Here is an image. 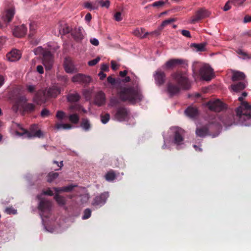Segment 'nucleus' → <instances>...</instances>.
Wrapping results in <instances>:
<instances>
[{
  "instance_id": "obj_1",
  "label": "nucleus",
  "mask_w": 251,
  "mask_h": 251,
  "mask_svg": "<svg viewBox=\"0 0 251 251\" xmlns=\"http://www.w3.org/2000/svg\"><path fill=\"white\" fill-rule=\"evenodd\" d=\"M172 80L176 83L169 81L166 85V91L170 97H172L178 94L181 89L188 90L191 87V84L188 77L182 73L176 72L171 75Z\"/></svg>"
},
{
  "instance_id": "obj_2",
  "label": "nucleus",
  "mask_w": 251,
  "mask_h": 251,
  "mask_svg": "<svg viewBox=\"0 0 251 251\" xmlns=\"http://www.w3.org/2000/svg\"><path fill=\"white\" fill-rule=\"evenodd\" d=\"M118 95L122 101L131 104L140 101L143 99L141 89L137 85L122 87L118 91Z\"/></svg>"
},
{
  "instance_id": "obj_3",
  "label": "nucleus",
  "mask_w": 251,
  "mask_h": 251,
  "mask_svg": "<svg viewBox=\"0 0 251 251\" xmlns=\"http://www.w3.org/2000/svg\"><path fill=\"white\" fill-rule=\"evenodd\" d=\"M243 99L242 96L239 97L238 100L241 101V104L236 108L235 113L240 123L246 126H251V105L248 102L243 101Z\"/></svg>"
},
{
  "instance_id": "obj_4",
  "label": "nucleus",
  "mask_w": 251,
  "mask_h": 251,
  "mask_svg": "<svg viewBox=\"0 0 251 251\" xmlns=\"http://www.w3.org/2000/svg\"><path fill=\"white\" fill-rule=\"evenodd\" d=\"M129 111L124 106H120L116 108L113 112L114 120L118 122H124L128 120Z\"/></svg>"
},
{
  "instance_id": "obj_5",
  "label": "nucleus",
  "mask_w": 251,
  "mask_h": 251,
  "mask_svg": "<svg viewBox=\"0 0 251 251\" xmlns=\"http://www.w3.org/2000/svg\"><path fill=\"white\" fill-rule=\"evenodd\" d=\"M37 198L40 200L38 208L41 212V216L45 218L48 217L51 208V201L45 199H41L40 196H38Z\"/></svg>"
},
{
  "instance_id": "obj_6",
  "label": "nucleus",
  "mask_w": 251,
  "mask_h": 251,
  "mask_svg": "<svg viewBox=\"0 0 251 251\" xmlns=\"http://www.w3.org/2000/svg\"><path fill=\"white\" fill-rule=\"evenodd\" d=\"M20 128L23 131V132H16V134L20 136H22L24 134H27V136L29 138H31L32 137L41 138L44 136L43 133L40 129H39L38 126L37 125H33L31 126L30 127V132L23 128L22 127H20Z\"/></svg>"
},
{
  "instance_id": "obj_7",
  "label": "nucleus",
  "mask_w": 251,
  "mask_h": 251,
  "mask_svg": "<svg viewBox=\"0 0 251 251\" xmlns=\"http://www.w3.org/2000/svg\"><path fill=\"white\" fill-rule=\"evenodd\" d=\"M199 74L202 79L209 81L214 76L213 70L208 65L202 66L199 71Z\"/></svg>"
},
{
  "instance_id": "obj_8",
  "label": "nucleus",
  "mask_w": 251,
  "mask_h": 251,
  "mask_svg": "<svg viewBox=\"0 0 251 251\" xmlns=\"http://www.w3.org/2000/svg\"><path fill=\"white\" fill-rule=\"evenodd\" d=\"M208 109L212 111L220 112L226 108V105L220 100H209L206 103Z\"/></svg>"
},
{
  "instance_id": "obj_9",
  "label": "nucleus",
  "mask_w": 251,
  "mask_h": 251,
  "mask_svg": "<svg viewBox=\"0 0 251 251\" xmlns=\"http://www.w3.org/2000/svg\"><path fill=\"white\" fill-rule=\"evenodd\" d=\"M220 120L226 126H231L233 124H240L245 126L244 124L240 123L239 119L237 118L236 114L230 115L222 117L220 118Z\"/></svg>"
},
{
  "instance_id": "obj_10",
  "label": "nucleus",
  "mask_w": 251,
  "mask_h": 251,
  "mask_svg": "<svg viewBox=\"0 0 251 251\" xmlns=\"http://www.w3.org/2000/svg\"><path fill=\"white\" fill-rule=\"evenodd\" d=\"M43 64L47 70H50L53 63V56L50 51H46L43 55Z\"/></svg>"
},
{
  "instance_id": "obj_11",
  "label": "nucleus",
  "mask_w": 251,
  "mask_h": 251,
  "mask_svg": "<svg viewBox=\"0 0 251 251\" xmlns=\"http://www.w3.org/2000/svg\"><path fill=\"white\" fill-rule=\"evenodd\" d=\"M155 83L156 85L160 86L163 85L166 81V74L160 69H157L153 75Z\"/></svg>"
},
{
  "instance_id": "obj_12",
  "label": "nucleus",
  "mask_w": 251,
  "mask_h": 251,
  "mask_svg": "<svg viewBox=\"0 0 251 251\" xmlns=\"http://www.w3.org/2000/svg\"><path fill=\"white\" fill-rule=\"evenodd\" d=\"M63 67L67 73L73 74L76 73L78 71L70 57L65 58Z\"/></svg>"
},
{
  "instance_id": "obj_13",
  "label": "nucleus",
  "mask_w": 251,
  "mask_h": 251,
  "mask_svg": "<svg viewBox=\"0 0 251 251\" xmlns=\"http://www.w3.org/2000/svg\"><path fill=\"white\" fill-rule=\"evenodd\" d=\"M209 15L208 12L203 8H201L198 10L195 13V15L191 18L190 23L194 24L199 21L205 18Z\"/></svg>"
},
{
  "instance_id": "obj_14",
  "label": "nucleus",
  "mask_w": 251,
  "mask_h": 251,
  "mask_svg": "<svg viewBox=\"0 0 251 251\" xmlns=\"http://www.w3.org/2000/svg\"><path fill=\"white\" fill-rule=\"evenodd\" d=\"M72 81L73 82L87 85L91 81V78L82 74H77L72 77Z\"/></svg>"
},
{
  "instance_id": "obj_15",
  "label": "nucleus",
  "mask_w": 251,
  "mask_h": 251,
  "mask_svg": "<svg viewBox=\"0 0 251 251\" xmlns=\"http://www.w3.org/2000/svg\"><path fill=\"white\" fill-rule=\"evenodd\" d=\"M109 197L108 192H104L100 194L99 196H96L93 200L92 204L94 206H101L106 201L107 199Z\"/></svg>"
},
{
  "instance_id": "obj_16",
  "label": "nucleus",
  "mask_w": 251,
  "mask_h": 251,
  "mask_svg": "<svg viewBox=\"0 0 251 251\" xmlns=\"http://www.w3.org/2000/svg\"><path fill=\"white\" fill-rule=\"evenodd\" d=\"M134 34L141 38H145L148 35H156L157 36L159 34V32L157 30H155L153 32H145V29L143 28H137L133 32Z\"/></svg>"
},
{
  "instance_id": "obj_17",
  "label": "nucleus",
  "mask_w": 251,
  "mask_h": 251,
  "mask_svg": "<svg viewBox=\"0 0 251 251\" xmlns=\"http://www.w3.org/2000/svg\"><path fill=\"white\" fill-rule=\"evenodd\" d=\"M47 96L45 93L42 91H37L33 98V100L37 104H41L45 103L47 100Z\"/></svg>"
},
{
  "instance_id": "obj_18",
  "label": "nucleus",
  "mask_w": 251,
  "mask_h": 251,
  "mask_svg": "<svg viewBox=\"0 0 251 251\" xmlns=\"http://www.w3.org/2000/svg\"><path fill=\"white\" fill-rule=\"evenodd\" d=\"M27 27L23 24L20 26H16L13 29V34L14 36L18 38L24 37L26 33Z\"/></svg>"
},
{
  "instance_id": "obj_19",
  "label": "nucleus",
  "mask_w": 251,
  "mask_h": 251,
  "mask_svg": "<svg viewBox=\"0 0 251 251\" xmlns=\"http://www.w3.org/2000/svg\"><path fill=\"white\" fill-rule=\"evenodd\" d=\"M15 13V9L14 8H10L7 9L3 13L1 19L5 23H10L12 21Z\"/></svg>"
},
{
  "instance_id": "obj_20",
  "label": "nucleus",
  "mask_w": 251,
  "mask_h": 251,
  "mask_svg": "<svg viewBox=\"0 0 251 251\" xmlns=\"http://www.w3.org/2000/svg\"><path fill=\"white\" fill-rule=\"evenodd\" d=\"M83 29L81 27L75 28L71 32V35L76 42H81L84 38Z\"/></svg>"
},
{
  "instance_id": "obj_21",
  "label": "nucleus",
  "mask_w": 251,
  "mask_h": 251,
  "mask_svg": "<svg viewBox=\"0 0 251 251\" xmlns=\"http://www.w3.org/2000/svg\"><path fill=\"white\" fill-rule=\"evenodd\" d=\"M185 115L192 119H195L199 115V111L197 107L189 106L184 111Z\"/></svg>"
},
{
  "instance_id": "obj_22",
  "label": "nucleus",
  "mask_w": 251,
  "mask_h": 251,
  "mask_svg": "<svg viewBox=\"0 0 251 251\" xmlns=\"http://www.w3.org/2000/svg\"><path fill=\"white\" fill-rule=\"evenodd\" d=\"M6 57L9 61L14 62L20 59L21 54L19 50L15 49L8 52L6 55Z\"/></svg>"
},
{
  "instance_id": "obj_23",
  "label": "nucleus",
  "mask_w": 251,
  "mask_h": 251,
  "mask_svg": "<svg viewBox=\"0 0 251 251\" xmlns=\"http://www.w3.org/2000/svg\"><path fill=\"white\" fill-rule=\"evenodd\" d=\"M184 60L181 59H172L167 61L165 64V67L167 69L173 68L179 65L182 64Z\"/></svg>"
},
{
  "instance_id": "obj_24",
  "label": "nucleus",
  "mask_w": 251,
  "mask_h": 251,
  "mask_svg": "<svg viewBox=\"0 0 251 251\" xmlns=\"http://www.w3.org/2000/svg\"><path fill=\"white\" fill-rule=\"evenodd\" d=\"M182 132L181 129H177L175 132L174 143L177 146L183 144L184 138L182 136Z\"/></svg>"
},
{
  "instance_id": "obj_25",
  "label": "nucleus",
  "mask_w": 251,
  "mask_h": 251,
  "mask_svg": "<svg viewBox=\"0 0 251 251\" xmlns=\"http://www.w3.org/2000/svg\"><path fill=\"white\" fill-rule=\"evenodd\" d=\"M95 102L97 105L100 106L103 105L105 102V95L102 92L100 91L95 96Z\"/></svg>"
},
{
  "instance_id": "obj_26",
  "label": "nucleus",
  "mask_w": 251,
  "mask_h": 251,
  "mask_svg": "<svg viewBox=\"0 0 251 251\" xmlns=\"http://www.w3.org/2000/svg\"><path fill=\"white\" fill-rule=\"evenodd\" d=\"M60 93V89L56 86L50 88L47 93V96L49 98H55Z\"/></svg>"
},
{
  "instance_id": "obj_27",
  "label": "nucleus",
  "mask_w": 251,
  "mask_h": 251,
  "mask_svg": "<svg viewBox=\"0 0 251 251\" xmlns=\"http://www.w3.org/2000/svg\"><path fill=\"white\" fill-rule=\"evenodd\" d=\"M245 77L246 75L244 73L239 71H234L233 73L231 79L233 81H236L243 80Z\"/></svg>"
},
{
  "instance_id": "obj_28",
  "label": "nucleus",
  "mask_w": 251,
  "mask_h": 251,
  "mask_svg": "<svg viewBox=\"0 0 251 251\" xmlns=\"http://www.w3.org/2000/svg\"><path fill=\"white\" fill-rule=\"evenodd\" d=\"M80 99V95L76 92L70 93L67 96V100L70 102L78 101Z\"/></svg>"
},
{
  "instance_id": "obj_29",
  "label": "nucleus",
  "mask_w": 251,
  "mask_h": 251,
  "mask_svg": "<svg viewBox=\"0 0 251 251\" xmlns=\"http://www.w3.org/2000/svg\"><path fill=\"white\" fill-rule=\"evenodd\" d=\"M196 135L199 137H203L208 133V127L207 126H204L199 127L196 130Z\"/></svg>"
},
{
  "instance_id": "obj_30",
  "label": "nucleus",
  "mask_w": 251,
  "mask_h": 251,
  "mask_svg": "<svg viewBox=\"0 0 251 251\" xmlns=\"http://www.w3.org/2000/svg\"><path fill=\"white\" fill-rule=\"evenodd\" d=\"M77 186L76 185L74 184H71L68 186L60 187V188H57L55 187L54 188V191L56 193H59L61 192H69L73 190V189L76 187Z\"/></svg>"
},
{
  "instance_id": "obj_31",
  "label": "nucleus",
  "mask_w": 251,
  "mask_h": 251,
  "mask_svg": "<svg viewBox=\"0 0 251 251\" xmlns=\"http://www.w3.org/2000/svg\"><path fill=\"white\" fill-rule=\"evenodd\" d=\"M231 87L234 92H238L244 89L246 87V85L243 82H239L238 83L232 84L231 85Z\"/></svg>"
},
{
  "instance_id": "obj_32",
  "label": "nucleus",
  "mask_w": 251,
  "mask_h": 251,
  "mask_svg": "<svg viewBox=\"0 0 251 251\" xmlns=\"http://www.w3.org/2000/svg\"><path fill=\"white\" fill-rule=\"evenodd\" d=\"M84 7L90 10L98 9L99 7L98 5H97L96 1L95 2H85L84 3Z\"/></svg>"
},
{
  "instance_id": "obj_33",
  "label": "nucleus",
  "mask_w": 251,
  "mask_h": 251,
  "mask_svg": "<svg viewBox=\"0 0 251 251\" xmlns=\"http://www.w3.org/2000/svg\"><path fill=\"white\" fill-rule=\"evenodd\" d=\"M81 127L85 131L89 130L91 128V125L87 119L83 118L80 124Z\"/></svg>"
},
{
  "instance_id": "obj_34",
  "label": "nucleus",
  "mask_w": 251,
  "mask_h": 251,
  "mask_svg": "<svg viewBox=\"0 0 251 251\" xmlns=\"http://www.w3.org/2000/svg\"><path fill=\"white\" fill-rule=\"evenodd\" d=\"M205 46H206V43H202L201 44L193 43L191 45V46L192 47L195 48L198 51H204Z\"/></svg>"
},
{
  "instance_id": "obj_35",
  "label": "nucleus",
  "mask_w": 251,
  "mask_h": 251,
  "mask_svg": "<svg viewBox=\"0 0 251 251\" xmlns=\"http://www.w3.org/2000/svg\"><path fill=\"white\" fill-rule=\"evenodd\" d=\"M54 198L59 205L63 206L66 204V200L65 198L60 196L58 194H56L54 196Z\"/></svg>"
},
{
  "instance_id": "obj_36",
  "label": "nucleus",
  "mask_w": 251,
  "mask_h": 251,
  "mask_svg": "<svg viewBox=\"0 0 251 251\" xmlns=\"http://www.w3.org/2000/svg\"><path fill=\"white\" fill-rule=\"evenodd\" d=\"M54 127L56 129H57V130H59L61 129H69L72 127V126L70 124H62L56 123Z\"/></svg>"
},
{
  "instance_id": "obj_37",
  "label": "nucleus",
  "mask_w": 251,
  "mask_h": 251,
  "mask_svg": "<svg viewBox=\"0 0 251 251\" xmlns=\"http://www.w3.org/2000/svg\"><path fill=\"white\" fill-rule=\"evenodd\" d=\"M69 121L74 124H76L78 123L79 120V117L76 113L70 114L68 116Z\"/></svg>"
},
{
  "instance_id": "obj_38",
  "label": "nucleus",
  "mask_w": 251,
  "mask_h": 251,
  "mask_svg": "<svg viewBox=\"0 0 251 251\" xmlns=\"http://www.w3.org/2000/svg\"><path fill=\"white\" fill-rule=\"evenodd\" d=\"M24 110L27 112H32L35 110V106L31 103H28L25 104L23 106Z\"/></svg>"
},
{
  "instance_id": "obj_39",
  "label": "nucleus",
  "mask_w": 251,
  "mask_h": 251,
  "mask_svg": "<svg viewBox=\"0 0 251 251\" xmlns=\"http://www.w3.org/2000/svg\"><path fill=\"white\" fill-rule=\"evenodd\" d=\"M116 178L115 173L113 171L108 172L105 175V178L107 181H112Z\"/></svg>"
},
{
  "instance_id": "obj_40",
  "label": "nucleus",
  "mask_w": 251,
  "mask_h": 251,
  "mask_svg": "<svg viewBox=\"0 0 251 251\" xmlns=\"http://www.w3.org/2000/svg\"><path fill=\"white\" fill-rule=\"evenodd\" d=\"M14 101L21 105L26 102L27 100L25 96H18L15 98Z\"/></svg>"
},
{
  "instance_id": "obj_41",
  "label": "nucleus",
  "mask_w": 251,
  "mask_h": 251,
  "mask_svg": "<svg viewBox=\"0 0 251 251\" xmlns=\"http://www.w3.org/2000/svg\"><path fill=\"white\" fill-rule=\"evenodd\" d=\"M236 51V52L238 54H239V55H240L241 56V57L243 59H251V54H248L246 52L244 51L241 49H238Z\"/></svg>"
},
{
  "instance_id": "obj_42",
  "label": "nucleus",
  "mask_w": 251,
  "mask_h": 251,
  "mask_svg": "<svg viewBox=\"0 0 251 251\" xmlns=\"http://www.w3.org/2000/svg\"><path fill=\"white\" fill-rule=\"evenodd\" d=\"M58 175L59 174L57 173H54L53 172H50L48 175V182H52L53 180H54L58 176Z\"/></svg>"
},
{
  "instance_id": "obj_43",
  "label": "nucleus",
  "mask_w": 251,
  "mask_h": 251,
  "mask_svg": "<svg viewBox=\"0 0 251 251\" xmlns=\"http://www.w3.org/2000/svg\"><path fill=\"white\" fill-rule=\"evenodd\" d=\"M25 87L27 91L30 94H35V93L37 92L36 86L35 85H26Z\"/></svg>"
},
{
  "instance_id": "obj_44",
  "label": "nucleus",
  "mask_w": 251,
  "mask_h": 251,
  "mask_svg": "<svg viewBox=\"0 0 251 251\" xmlns=\"http://www.w3.org/2000/svg\"><path fill=\"white\" fill-rule=\"evenodd\" d=\"M97 3L100 4L101 7H105L108 8L110 5V1L109 0H105L103 1V0H100L96 1Z\"/></svg>"
},
{
  "instance_id": "obj_45",
  "label": "nucleus",
  "mask_w": 251,
  "mask_h": 251,
  "mask_svg": "<svg viewBox=\"0 0 251 251\" xmlns=\"http://www.w3.org/2000/svg\"><path fill=\"white\" fill-rule=\"evenodd\" d=\"M36 27L34 24L31 23L29 25V34L28 37L32 38L35 32Z\"/></svg>"
},
{
  "instance_id": "obj_46",
  "label": "nucleus",
  "mask_w": 251,
  "mask_h": 251,
  "mask_svg": "<svg viewBox=\"0 0 251 251\" xmlns=\"http://www.w3.org/2000/svg\"><path fill=\"white\" fill-rule=\"evenodd\" d=\"M119 104V101L117 98L113 97L109 100V105L112 107H116Z\"/></svg>"
},
{
  "instance_id": "obj_47",
  "label": "nucleus",
  "mask_w": 251,
  "mask_h": 251,
  "mask_svg": "<svg viewBox=\"0 0 251 251\" xmlns=\"http://www.w3.org/2000/svg\"><path fill=\"white\" fill-rule=\"evenodd\" d=\"M92 211L89 208H86L84 211V214L82 216V219L85 220L89 218L91 215Z\"/></svg>"
},
{
  "instance_id": "obj_48",
  "label": "nucleus",
  "mask_w": 251,
  "mask_h": 251,
  "mask_svg": "<svg viewBox=\"0 0 251 251\" xmlns=\"http://www.w3.org/2000/svg\"><path fill=\"white\" fill-rule=\"evenodd\" d=\"M100 119L101 122L105 124H106L110 119V115L108 113H106L104 115H101L100 116Z\"/></svg>"
},
{
  "instance_id": "obj_49",
  "label": "nucleus",
  "mask_w": 251,
  "mask_h": 251,
  "mask_svg": "<svg viewBox=\"0 0 251 251\" xmlns=\"http://www.w3.org/2000/svg\"><path fill=\"white\" fill-rule=\"evenodd\" d=\"M176 21L175 19L174 18H169L168 19L165 20L162 23L160 27L161 28H163L164 27H165L166 25H169V24L173 23Z\"/></svg>"
},
{
  "instance_id": "obj_50",
  "label": "nucleus",
  "mask_w": 251,
  "mask_h": 251,
  "mask_svg": "<svg viewBox=\"0 0 251 251\" xmlns=\"http://www.w3.org/2000/svg\"><path fill=\"white\" fill-rule=\"evenodd\" d=\"M47 51V50H44L41 47H38L34 50V52L35 54L38 55L41 54L42 55V56L43 55L44 53Z\"/></svg>"
},
{
  "instance_id": "obj_51",
  "label": "nucleus",
  "mask_w": 251,
  "mask_h": 251,
  "mask_svg": "<svg viewBox=\"0 0 251 251\" xmlns=\"http://www.w3.org/2000/svg\"><path fill=\"white\" fill-rule=\"evenodd\" d=\"M246 0H229V2L235 6L241 5Z\"/></svg>"
},
{
  "instance_id": "obj_52",
  "label": "nucleus",
  "mask_w": 251,
  "mask_h": 251,
  "mask_svg": "<svg viewBox=\"0 0 251 251\" xmlns=\"http://www.w3.org/2000/svg\"><path fill=\"white\" fill-rule=\"evenodd\" d=\"M50 114V111L47 108H44L41 111V116L42 118H46L49 116Z\"/></svg>"
},
{
  "instance_id": "obj_53",
  "label": "nucleus",
  "mask_w": 251,
  "mask_h": 251,
  "mask_svg": "<svg viewBox=\"0 0 251 251\" xmlns=\"http://www.w3.org/2000/svg\"><path fill=\"white\" fill-rule=\"evenodd\" d=\"M165 2L163 0H160L154 2L152 3L151 5L153 7H160L162 6L165 4Z\"/></svg>"
},
{
  "instance_id": "obj_54",
  "label": "nucleus",
  "mask_w": 251,
  "mask_h": 251,
  "mask_svg": "<svg viewBox=\"0 0 251 251\" xmlns=\"http://www.w3.org/2000/svg\"><path fill=\"white\" fill-rule=\"evenodd\" d=\"M5 212L8 214H15L17 213V210L13 207H7Z\"/></svg>"
},
{
  "instance_id": "obj_55",
  "label": "nucleus",
  "mask_w": 251,
  "mask_h": 251,
  "mask_svg": "<svg viewBox=\"0 0 251 251\" xmlns=\"http://www.w3.org/2000/svg\"><path fill=\"white\" fill-rule=\"evenodd\" d=\"M100 60V57H98L96 58L91 60L88 62V65L90 66H93L96 65Z\"/></svg>"
},
{
  "instance_id": "obj_56",
  "label": "nucleus",
  "mask_w": 251,
  "mask_h": 251,
  "mask_svg": "<svg viewBox=\"0 0 251 251\" xmlns=\"http://www.w3.org/2000/svg\"><path fill=\"white\" fill-rule=\"evenodd\" d=\"M73 30V29L70 27L69 26H66L63 27V28L62 29V32L64 35H65L70 32L71 33Z\"/></svg>"
},
{
  "instance_id": "obj_57",
  "label": "nucleus",
  "mask_w": 251,
  "mask_h": 251,
  "mask_svg": "<svg viewBox=\"0 0 251 251\" xmlns=\"http://www.w3.org/2000/svg\"><path fill=\"white\" fill-rule=\"evenodd\" d=\"M65 116V113L62 111H58L56 114V118L59 120H62Z\"/></svg>"
},
{
  "instance_id": "obj_58",
  "label": "nucleus",
  "mask_w": 251,
  "mask_h": 251,
  "mask_svg": "<svg viewBox=\"0 0 251 251\" xmlns=\"http://www.w3.org/2000/svg\"><path fill=\"white\" fill-rule=\"evenodd\" d=\"M114 19L116 21L120 22L122 20V13L121 12H117L114 14Z\"/></svg>"
},
{
  "instance_id": "obj_59",
  "label": "nucleus",
  "mask_w": 251,
  "mask_h": 251,
  "mask_svg": "<svg viewBox=\"0 0 251 251\" xmlns=\"http://www.w3.org/2000/svg\"><path fill=\"white\" fill-rule=\"evenodd\" d=\"M53 163L54 164H55L56 165L57 167H58V168H54V171H58V170H60L61 168L63 166L62 161H60V162H58V161H54L53 162Z\"/></svg>"
},
{
  "instance_id": "obj_60",
  "label": "nucleus",
  "mask_w": 251,
  "mask_h": 251,
  "mask_svg": "<svg viewBox=\"0 0 251 251\" xmlns=\"http://www.w3.org/2000/svg\"><path fill=\"white\" fill-rule=\"evenodd\" d=\"M107 82L111 84L112 85H114L116 84V80L111 76H109L107 78Z\"/></svg>"
},
{
  "instance_id": "obj_61",
  "label": "nucleus",
  "mask_w": 251,
  "mask_h": 251,
  "mask_svg": "<svg viewBox=\"0 0 251 251\" xmlns=\"http://www.w3.org/2000/svg\"><path fill=\"white\" fill-rule=\"evenodd\" d=\"M181 34L184 36H185V37H188V38H191V37L190 32V31L189 30H181Z\"/></svg>"
},
{
  "instance_id": "obj_62",
  "label": "nucleus",
  "mask_w": 251,
  "mask_h": 251,
  "mask_svg": "<svg viewBox=\"0 0 251 251\" xmlns=\"http://www.w3.org/2000/svg\"><path fill=\"white\" fill-rule=\"evenodd\" d=\"M90 43L95 46H98L99 45V42L96 38H92L90 40Z\"/></svg>"
},
{
  "instance_id": "obj_63",
  "label": "nucleus",
  "mask_w": 251,
  "mask_h": 251,
  "mask_svg": "<svg viewBox=\"0 0 251 251\" xmlns=\"http://www.w3.org/2000/svg\"><path fill=\"white\" fill-rule=\"evenodd\" d=\"M20 105V104H19V103H17L14 101V104H13L12 107L13 110L15 112H17L19 110Z\"/></svg>"
},
{
  "instance_id": "obj_64",
  "label": "nucleus",
  "mask_w": 251,
  "mask_h": 251,
  "mask_svg": "<svg viewBox=\"0 0 251 251\" xmlns=\"http://www.w3.org/2000/svg\"><path fill=\"white\" fill-rule=\"evenodd\" d=\"M244 22L245 23L251 22V16L246 15L244 19Z\"/></svg>"
}]
</instances>
